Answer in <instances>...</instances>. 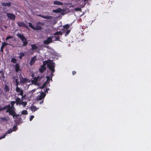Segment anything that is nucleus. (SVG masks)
<instances>
[{"label": "nucleus", "mask_w": 151, "mask_h": 151, "mask_svg": "<svg viewBox=\"0 0 151 151\" xmlns=\"http://www.w3.org/2000/svg\"><path fill=\"white\" fill-rule=\"evenodd\" d=\"M17 35L19 38L23 42V46H26L27 45L28 43L27 40L24 35L21 33H18L17 34Z\"/></svg>", "instance_id": "obj_1"}, {"label": "nucleus", "mask_w": 151, "mask_h": 151, "mask_svg": "<svg viewBox=\"0 0 151 151\" xmlns=\"http://www.w3.org/2000/svg\"><path fill=\"white\" fill-rule=\"evenodd\" d=\"M55 63L52 62V60H51V61L47 65V67L49 68V70L51 72H55Z\"/></svg>", "instance_id": "obj_2"}, {"label": "nucleus", "mask_w": 151, "mask_h": 151, "mask_svg": "<svg viewBox=\"0 0 151 151\" xmlns=\"http://www.w3.org/2000/svg\"><path fill=\"white\" fill-rule=\"evenodd\" d=\"M43 24L42 22H37L36 23V25L35 27H34L35 28L34 29V30H41L42 29L41 26H39V25H42Z\"/></svg>", "instance_id": "obj_3"}, {"label": "nucleus", "mask_w": 151, "mask_h": 151, "mask_svg": "<svg viewBox=\"0 0 151 151\" xmlns=\"http://www.w3.org/2000/svg\"><path fill=\"white\" fill-rule=\"evenodd\" d=\"M46 96V94L44 92H42L40 96H38L37 97V100H41L45 97Z\"/></svg>", "instance_id": "obj_4"}, {"label": "nucleus", "mask_w": 151, "mask_h": 151, "mask_svg": "<svg viewBox=\"0 0 151 151\" xmlns=\"http://www.w3.org/2000/svg\"><path fill=\"white\" fill-rule=\"evenodd\" d=\"M7 16L10 19L13 20H15V16L13 13H8L7 14Z\"/></svg>", "instance_id": "obj_5"}, {"label": "nucleus", "mask_w": 151, "mask_h": 151, "mask_svg": "<svg viewBox=\"0 0 151 151\" xmlns=\"http://www.w3.org/2000/svg\"><path fill=\"white\" fill-rule=\"evenodd\" d=\"M17 24L19 27H24L27 29L28 28V27L23 22H18L17 23Z\"/></svg>", "instance_id": "obj_6"}, {"label": "nucleus", "mask_w": 151, "mask_h": 151, "mask_svg": "<svg viewBox=\"0 0 151 151\" xmlns=\"http://www.w3.org/2000/svg\"><path fill=\"white\" fill-rule=\"evenodd\" d=\"M52 42V37H49L47 38L46 40H45L43 41V43L45 45H48L50 42Z\"/></svg>", "instance_id": "obj_7"}, {"label": "nucleus", "mask_w": 151, "mask_h": 151, "mask_svg": "<svg viewBox=\"0 0 151 151\" xmlns=\"http://www.w3.org/2000/svg\"><path fill=\"white\" fill-rule=\"evenodd\" d=\"M37 16L41 17L44 19H51L53 18V17L52 16H44L43 15H41L40 14H37Z\"/></svg>", "instance_id": "obj_8"}, {"label": "nucleus", "mask_w": 151, "mask_h": 151, "mask_svg": "<svg viewBox=\"0 0 151 151\" xmlns=\"http://www.w3.org/2000/svg\"><path fill=\"white\" fill-rule=\"evenodd\" d=\"M15 109L13 111H12L11 112L9 113L10 115H12L13 118H14L15 117H17L19 116V114H17L16 112L15 111Z\"/></svg>", "instance_id": "obj_9"}, {"label": "nucleus", "mask_w": 151, "mask_h": 151, "mask_svg": "<svg viewBox=\"0 0 151 151\" xmlns=\"http://www.w3.org/2000/svg\"><path fill=\"white\" fill-rule=\"evenodd\" d=\"M36 60V56H35L31 59L29 62V64L30 65H33L35 63Z\"/></svg>", "instance_id": "obj_10"}, {"label": "nucleus", "mask_w": 151, "mask_h": 151, "mask_svg": "<svg viewBox=\"0 0 151 151\" xmlns=\"http://www.w3.org/2000/svg\"><path fill=\"white\" fill-rule=\"evenodd\" d=\"M15 70L16 72L17 73L19 71H21L20 69V66L19 64L17 63L15 65Z\"/></svg>", "instance_id": "obj_11"}, {"label": "nucleus", "mask_w": 151, "mask_h": 151, "mask_svg": "<svg viewBox=\"0 0 151 151\" xmlns=\"http://www.w3.org/2000/svg\"><path fill=\"white\" fill-rule=\"evenodd\" d=\"M8 106H9V107H8L7 108L6 111L7 113L9 112V113L12 111H13L15 109H14L13 108H12L10 104L8 105Z\"/></svg>", "instance_id": "obj_12"}, {"label": "nucleus", "mask_w": 151, "mask_h": 151, "mask_svg": "<svg viewBox=\"0 0 151 151\" xmlns=\"http://www.w3.org/2000/svg\"><path fill=\"white\" fill-rule=\"evenodd\" d=\"M28 79L26 78H23L22 77L20 79V82L23 83L28 82Z\"/></svg>", "instance_id": "obj_13"}, {"label": "nucleus", "mask_w": 151, "mask_h": 151, "mask_svg": "<svg viewBox=\"0 0 151 151\" xmlns=\"http://www.w3.org/2000/svg\"><path fill=\"white\" fill-rule=\"evenodd\" d=\"M51 61V60H45L43 62V65H41L42 66H43L44 67H46L45 66L46 64L48 65V63H49Z\"/></svg>", "instance_id": "obj_14"}, {"label": "nucleus", "mask_w": 151, "mask_h": 151, "mask_svg": "<svg viewBox=\"0 0 151 151\" xmlns=\"http://www.w3.org/2000/svg\"><path fill=\"white\" fill-rule=\"evenodd\" d=\"M62 11V9L60 8H59L55 10H53L52 11L54 13H60Z\"/></svg>", "instance_id": "obj_15"}, {"label": "nucleus", "mask_w": 151, "mask_h": 151, "mask_svg": "<svg viewBox=\"0 0 151 151\" xmlns=\"http://www.w3.org/2000/svg\"><path fill=\"white\" fill-rule=\"evenodd\" d=\"M46 69V68L44 67L41 65L40 68L39 69V70L41 73H43Z\"/></svg>", "instance_id": "obj_16"}, {"label": "nucleus", "mask_w": 151, "mask_h": 151, "mask_svg": "<svg viewBox=\"0 0 151 151\" xmlns=\"http://www.w3.org/2000/svg\"><path fill=\"white\" fill-rule=\"evenodd\" d=\"M39 78L40 76H38L37 77H34L33 80L32 81V83H37Z\"/></svg>", "instance_id": "obj_17"}, {"label": "nucleus", "mask_w": 151, "mask_h": 151, "mask_svg": "<svg viewBox=\"0 0 151 151\" xmlns=\"http://www.w3.org/2000/svg\"><path fill=\"white\" fill-rule=\"evenodd\" d=\"M2 5L3 6H10L11 5V3L10 2L9 3L7 2H4L2 3Z\"/></svg>", "instance_id": "obj_18"}, {"label": "nucleus", "mask_w": 151, "mask_h": 151, "mask_svg": "<svg viewBox=\"0 0 151 151\" xmlns=\"http://www.w3.org/2000/svg\"><path fill=\"white\" fill-rule=\"evenodd\" d=\"M21 99H20L18 97L16 99V101H15V103L17 105H19L20 104L21 102Z\"/></svg>", "instance_id": "obj_19"}, {"label": "nucleus", "mask_w": 151, "mask_h": 151, "mask_svg": "<svg viewBox=\"0 0 151 151\" xmlns=\"http://www.w3.org/2000/svg\"><path fill=\"white\" fill-rule=\"evenodd\" d=\"M53 3L55 5H62L63 4L62 2H61L60 1H55Z\"/></svg>", "instance_id": "obj_20"}, {"label": "nucleus", "mask_w": 151, "mask_h": 151, "mask_svg": "<svg viewBox=\"0 0 151 151\" xmlns=\"http://www.w3.org/2000/svg\"><path fill=\"white\" fill-rule=\"evenodd\" d=\"M37 109H38L36 108V107L34 106H33L31 107V109L32 112H35L37 110Z\"/></svg>", "instance_id": "obj_21"}, {"label": "nucleus", "mask_w": 151, "mask_h": 151, "mask_svg": "<svg viewBox=\"0 0 151 151\" xmlns=\"http://www.w3.org/2000/svg\"><path fill=\"white\" fill-rule=\"evenodd\" d=\"M9 86L6 85H5L4 88V91L6 92H8L9 91Z\"/></svg>", "instance_id": "obj_22"}, {"label": "nucleus", "mask_w": 151, "mask_h": 151, "mask_svg": "<svg viewBox=\"0 0 151 151\" xmlns=\"http://www.w3.org/2000/svg\"><path fill=\"white\" fill-rule=\"evenodd\" d=\"M31 46L32 47V50H35L37 49L38 47L35 44H32L31 45Z\"/></svg>", "instance_id": "obj_23"}, {"label": "nucleus", "mask_w": 151, "mask_h": 151, "mask_svg": "<svg viewBox=\"0 0 151 151\" xmlns=\"http://www.w3.org/2000/svg\"><path fill=\"white\" fill-rule=\"evenodd\" d=\"M27 101H22L20 105H21L23 106V107H24L26 106V105H27Z\"/></svg>", "instance_id": "obj_24"}, {"label": "nucleus", "mask_w": 151, "mask_h": 151, "mask_svg": "<svg viewBox=\"0 0 151 151\" xmlns=\"http://www.w3.org/2000/svg\"><path fill=\"white\" fill-rule=\"evenodd\" d=\"M62 35V33L61 32V31L56 32L54 34V35Z\"/></svg>", "instance_id": "obj_25"}, {"label": "nucleus", "mask_w": 151, "mask_h": 151, "mask_svg": "<svg viewBox=\"0 0 151 151\" xmlns=\"http://www.w3.org/2000/svg\"><path fill=\"white\" fill-rule=\"evenodd\" d=\"M15 102L14 101H11V106H12V108H13L14 109H15V107H14V105L15 103Z\"/></svg>", "instance_id": "obj_26"}, {"label": "nucleus", "mask_w": 151, "mask_h": 151, "mask_svg": "<svg viewBox=\"0 0 151 151\" xmlns=\"http://www.w3.org/2000/svg\"><path fill=\"white\" fill-rule=\"evenodd\" d=\"M22 114L23 115H27L28 114L27 111L26 110H24L22 112Z\"/></svg>", "instance_id": "obj_27"}, {"label": "nucleus", "mask_w": 151, "mask_h": 151, "mask_svg": "<svg viewBox=\"0 0 151 151\" xmlns=\"http://www.w3.org/2000/svg\"><path fill=\"white\" fill-rule=\"evenodd\" d=\"M20 54V55L19 57V58L20 59H22V57L24 56L25 54L24 52H21Z\"/></svg>", "instance_id": "obj_28"}, {"label": "nucleus", "mask_w": 151, "mask_h": 151, "mask_svg": "<svg viewBox=\"0 0 151 151\" xmlns=\"http://www.w3.org/2000/svg\"><path fill=\"white\" fill-rule=\"evenodd\" d=\"M69 27V25L68 24H67L65 25H64L63 26V28L65 29H68Z\"/></svg>", "instance_id": "obj_29"}, {"label": "nucleus", "mask_w": 151, "mask_h": 151, "mask_svg": "<svg viewBox=\"0 0 151 151\" xmlns=\"http://www.w3.org/2000/svg\"><path fill=\"white\" fill-rule=\"evenodd\" d=\"M8 45H9V44L8 43L5 42H3L2 43L1 46L4 47L5 46Z\"/></svg>", "instance_id": "obj_30"}, {"label": "nucleus", "mask_w": 151, "mask_h": 151, "mask_svg": "<svg viewBox=\"0 0 151 151\" xmlns=\"http://www.w3.org/2000/svg\"><path fill=\"white\" fill-rule=\"evenodd\" d=\"M11 61L12 62L15 63H16L17 60L14 58H12L11 59Z\"/></svg>", "instance_id": "obj_31"}, {"label": "nucleus", "mask_w": 151, "mask_h": 151, "mask_svg": "<svg viewBox=\"0 0 151 151\" xmlns=\"http://www.w3.org/2000/svg\"><path fill=\"white\" fill-rule=\"evenodd\" d=\"M29 27L31 28L32 29H34L35 28L33 26L32 24L30 22L29 23Z\"/></svg>", "instance_id": "obj_32"}, {"label": "nucleus", "mask_w": 151, "mask_h": 151, "mask_svg": "<svg viewBox=\"0 0 151 151\" xmlns=\"http://www.w3.org/2000/svg\"><path fill=\"white\" fill-rule=\"evenodd\" d=\"M14 130L12 129H10L8 130V131L6 133L7 134H10Z\"/></svg>", "instance_id": "obj_33"}, {"label": "nucleus", "mask_w": 151, "mask_h": 151, "mask_svg": "<svg viewBox=\"0 0 151 151\" xmlns=\"http://www.w3.org/2000/svg\"><path fill=\"white\" fill-rule=\"evenodd\" d=\"M9 107V106H8V105H6V106H4L3 107H1V111L6 109H7V108Z\"/></svg>", "instance_id": "obj_34"}, {"label": "nucleus", "mask_w": 151, "mask_h": 151, "mask_svg": "<svg viewBox=\"0 0 151 151\" xmlns=\"http://www.w3.org/2000/svg\"><path fill=\"white\" fill-rule=\"evenodd\" d=\"M21 89L18 86L16 88V91L17 92H19L21 91Z\"/></svg>", "instance_id": "obj_35"}, {"label": "nucleus", "mask_w": 151, "mask_h": 151, "mask_svg": "<svg viewBox=\"0 0 151 151\" xmlns=\"http://www.w3.org/2000/svg\"><path fill=\"white\" fill-rule=\"evenodd\" d=\"M53 37H55V40L57 41H59L60 40V37L59 36H54Z\"/></svg>", "instance_id": "obj_36"}, {"label": "nucleus", "mask_w": 151, "mask_h": 151, "mask_svg": "<svg viewBox=\"0 0 151 151\" xmlns=\"http://www.w3.org/2000/svg\"><path fill=\"white\" fill-rule=\"evenodd\" d=\"M12 38H13V37L12 36L9 35L6 37V40H7L8 39H12Z\"/></svg>", "instance_id": "obj_37"}, {"label": "nucleus", "mask_w": 151, "mask_h": 151, "mask_svg": "<svg viewBox=\"0 0 151 151\" xmlns=\"http://www.w3.org/2000/svg\"><path fill=\"white\" fill-rule=\"evenodd\" d=\"M19 92H20L19 95L21 96H22L23 95V90L21 89V91Z\"/></svg>", "instance_id": "obj_38"}, {"label": "nucleus", "mask_w": 151, "mask_h": 151, "mask_svg": "<svg viewBox=\"0 0 151 151\" xmlns=\"http://www.w3.org/2000/svg\"><path fill=\"white\" fill-rule=\"evenodd\" d=\"M46 78H47V82H48V81L50 79H51V76H46Z\"/></svg>", "instance_id": "obj_39"}, {"label": "nucleus", "mask_w": 151, "mask_h": 151, "mask_svg": "<svg viewBox=\"0 0 151 151\" xmlns=\"http://www.w3.org/2000/svg\"><path fill=\"white\" fill-rule=\"evenodd\" d=\"M70 30H68L65 33V36H67L68 35L69 33H70Z\"/></svg>", "instance_id": "obj_40"}, {"label": "nucleus", "mask_w": 151, "mask_h": 151, "mask_svg": "<svg viewBox=\"0 0 151 151\" xmlns=\"http://www.w3.org/2000/svg\"><path fill=\"white\" fill-rule=\"evenodd\" d=\"M7 134L6 133L5 134H4L3 136L0 137V139H1L4 138H5L6 135Z\"/></svg>", "instance_id": "obj_41"}, {"label": "nucleus", "mask_w": 151, "mask_h": 151, "mask_svg": "<svg viewBox=\"0 0 151 151\" xmlns=\"http://www.w3.org/2000/svg\"><path fill=\"white\" fill-rule=\"evenodd\" d=\"M15 82H16V86H17H17H18V85H19V83L18 81V80L17 79H16L15 80Z\"/></svg>", "instance_id": "obj_42"}, {"label": "nucleus", "mask_w": 151, "mask_h": 151, "mask_svg": "<svg viewBox=\"0 0 151 151\" xmlns=\"http://www.w3.org/2000/svg\"><path fill=\"white\" fill-rule=\"evenodd\" d=\"M54 72H51V74L50 76H51V79L52 80V78L54 76V74H53V73Z\"/></svg>", "instance_id": "obj_43"}, {"label": "nucleus", "mask_w": 151, "mask_h": 151, "mask_svg": "<svg viewBox=\"0 0 151 151\" xmlns=\"http://www.w3.org/2000/svg\"><path fill=\"white\" fill-rule=\"evenodd\" d=\"M34 116L33 115H31L30 118V121H32V120L34 118Z\"/></svg>", "instance_id": "obj_44"}, {"label": "nucleus", "mask_w": 151, "mask_h": 151, "mask_svg": "<svg viewBox=\"0 0 151 151\" xmlns=\"http://www.w3.org/2000/svg\"><path fill=\"white\" fill-rule=\"evenodd\" d=\"M49 90V88H47L45 90H44V91L45 92V93H47L48 92V91Z\"/></svg>", "instance_id": "obj_45"}, {"label": "nucleus", "mask_w": 151, "mask_h": 151, "mask_svg": "<svg viewBox=\"0 0 151 151\" xmlns=\"http://www.w3.org/2000/svg\"><path fill=\"white\" fill-rule=\"evenodd\" d=\"M13 130H14L17 129V126H15V125L13 127Z\"/></svg>", "instance_id": "obj_46"}, {"label": "nucleus", "mask_w": 151, "mask_h": 151, "mask_svg": "<svg viewBox=\"0 0 151 151\" xmlns=\"http://www.w3.org/2000/svg\"><path fill=\"white\" fill-rule=\"evenodd\" d=\"M4 47H2V46H1V49H0V51L1 52H3V49H4Z\"/></svg>", "instance_id": "obj_47"}, {"label": "nucleus", "mask_w": 151, "mask_h": 151, "mask_svg": "<svg viewBox=\"0 0 151 151\" xmlns=\"http://www.w3.org/2000/svg\"><path fill=\"white\" fill-rule=\"evenodd\" d=\"M48 83V82L47 81H46L43 84V85L45 86H45L46 85L47 83Z\"/></svg>", "instance_id": "obj_48"}, {"label": "nucleus", "mask_w": 151, "mask_h": 151, "mask_svg": "<svg viewBox=\"0 0 151 151\" xmlns=\"http://www.w3.org/2000/svg\"><path fill=\"white\" fill-rule=\"evenodd\" d=\"M48 83V82L47 81H46L43 84V85L45 86H45L46 85L47 83Z\"/></svg>", "instance_id": "obj_49"}, {"label": "nucleus", "mask_w": 151, "mask_h": 151, "mask_svg": "<svg viewBox=\"0 0 151 151\" xmlns=\"http://www.w3.org/2000/svg\"><path fill=\"white\" fill-rule=\"evenodd\" d=\"M76 71H73L72 72V74L73 75H74L76 74Z\"/></svg>", "instance_id": "obj_50"}, {"label": "nucleus", "mask_w": 151, "mask_h": 151, "mask_svg": "<svg viewBox=\"0 0 151 151\" xmlns=\"http://www.w3.org/2000/svg\"><path fill=\"white\" fill-rule=\"evenodd\" d=\"M75 9L76 11H78V10H81V9L80 8H76Z\"/></svg>", "instance_id": "obj_51"}, {"label": "nucleus", "mask_w": 151, "mask_h": 151, "mask_svg": "<svg viewBox=\"0 0 151 151\" xmlns=\"http://www.w3.org/2000/svg\"><path fill=\"white\" fill-rule=\"evenodd\" d=\"M25 95H24V96L23 95L22 96V98H21V100H22V99L24 98H25Z\"/></svg>", "instance_id": "obj_52"}, {"label": "nucleus", "mask_w": 151, "mask_h": 151, "mask_svg": "<svg viewBox=\"0 0 151 151\" xmlns=\"http://www.w3.org/2000/svg\"><path fill=\"white\" fill-rule=\"evenodd\" d=\"M31 76H32V77H33V78H34V76H35V74H34V73H32V75H31Z\"/></svg>", "instance_id": "obj_53"}, {"label": "nucleus", "mask_w": 151, "mask_h": 151, "mask_svg": "<svg viewBox=\"0 0 151 151\" xmlns=\"http://www.w3.org/2000/svg\"><path fill=\"white\" fill-rule=\"evenodd\" d=\"M45 87V86H44L43 85H42L41 86V88H42V89H43V88H44Z\"/></svg>", "instance_id": "obj_54"}, {"label": "nucleus", "mask_w": 151, "mask_h": 151, "mask_svg": "<svg viewBox=\"0 0 151 151\" xmlns=\"http://www.w3.org/2000/svg\"><path fill=\"white\" fill-rule=\"evenodd\" d=\"M43 101H40V104H41L42 103V102H43Z\"/></svg>", "instance_id": "obj_55"}, {"label": "nucleus", "mask_w": 151, "mask_h": 151, "mask_svg": "<svg viewBox=\"0 0 151 151\" xmlns=\"http://www.w3.org/2000/svg\"><path fill=\"white\" fill-rule=\"evenodd\" d=\"M19 121H20L21 119H22V118L21 117H19Z\"/></svg>", "instance_id": "obj_56"}, {"label": "nucleus", "mask_w": 151, "mask_h": 151, "mask_svg": "<svg viewBox=\"0 0 151 151\" xmlns=\"http://www.w3.org/2000/svg\"><path fill=\"white\" fill-rule=\"evenodd\" d=\"M1 111V107L0 106V111Z\"/></svg>", "instance_id": "obj_57"}, {"label": "nucleus", "mask_w": 151, "mask_h": 151, "mask_svg": "<svg viewBox=\"0 0 151 151\" xmlns=\"http://www.w3.org/2000/svg\"><path fill=\"white\" fill-rule=\"evenodd\" d=\"M3 78H4V73H3Z\"/></svg>", "instance_id": "obj_58"}]
</instances>
